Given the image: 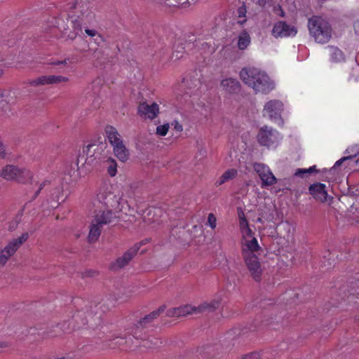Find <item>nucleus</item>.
Listing matches in <instances>:
<instances>
[{
	"label": "nucleus",
	"mask_w": 359,
	"mask_h": 359,
	"mask_svg": "<svg viewBox=\"0 0 359 359\" xmlns=\"http://www.w3.org/2000/svg\"><path fill=\"white\" fill-rule=\"evenodd\" d=\"M216 222L217 219L215 215L212 213H210L208 217V223L212 229L216 227Z\"/></svg>",
	"instance_id": "58836bf2"
},
{
	"label": "nucleus",
	"mask_w": 359,
	"mask_h": 359,
	"mask_svg": "<svg viewBox=\"0 0 359 359\" xmlns=\"http://www.w3.org/2000/svg\"><path fill=\"white\" fill-rule=\"evenodd\" d=\"M22 243V237L20 236L9 241L0 250V267H4L9 259L12 257Z\"/></svg>",
	"instance_id": "9d476101"
},
{
	"label": "nucleus",
	"mask_w": 359,
	"mask_h": 359,
	"mask_svg": "<svg viewBox=\"0 0 359 359\" xmlns=\"http://www.w3.org/2000/svg\"><path fill=\"white\" fill-rule=\"evenodd\" d=\"M330 50L332 60L339 62L344 60V54L341 50L336 47H330Z\"/></svg>",
	"instance_id": "2f4dec72"
},
{
	"label": "nucleus",
	"mask_w": 359,
	"mask_h": 359,
	"mask_svg": "<svg viewBox=\"0 0 359 359\" xmlns=\"http://www.w3.org/2000/svg\"><path fill=\"white\" fill-rule=\"evenodd\" d=\"M239 13V16H241V15H243V13L241 11H240Z\"/></svg>",
	"instance_id": "4d7b16f0"
},
{
	"label": "nucleus",
	"mask_w": 359,
	"mask_h": 359,
	"mask_svg": "<svg viewBox=\"0 0 359 359\" xmlns=\"http://www.w3.org/2000/svg\"><path fill=\"white\" fill-rule=\"evenodd\" d=\"M183 55L182 51L175 50L172 54V57H175L176 60L180 59Z\"/></svg>",
	"instance_id": "c03bdc74"
},
{
	"label": "nucleus",
	"mask_w": 359,
	"mask_h": 359,
	"mask_svg": "<svg viewBox=\"0 0 359 359\" xmlns=\"http://www.w3.org/2000/svg\"><path fill=\"white\" fill-rule=\"evenodd\" d=\"M310 36L318 43H327L332 35V29L330 22L318 15L309 18L307 23Z\"/></svg>",
	"instance_id": "f03ea898"
},
{
	"label": "nucleus",
	"mask_w": 359,
	"mask_h": 359,
	"mask_svg": "<svg viewBox=\"0 0 359 359\" xmlns=\"http://www.w3.org/2000/svg\"><path fill=\"white\" fill-rule=\"evenodd\" d=\"M159 112L158 105L156 103L149 104L146 102L142 103L138 107V114L145 118H154Z\"/></svg>",
	"instance_id": "aec40b11"
},
{
	"label": "nucleus",
	"mask_w": 359,
	"mask_h": 359,
	"mask_svg": "<svg viewBox=\"0 0 359 359\" xmlns=\"http://www.w3.org/2000/svg\"><path fill=\"white\" fill-rule=\"evenodd\" d=\"M257 138L261 145L270 147L278 142L279 134L276 130L268 126H264L259 130Z\"/></svg>",
	"instance_id": "1a4fd4ad"
},
{
	"label": "nucleus",
	"mask_w": 359,
	"mask_h": 359,
	"mask_svg": "<svg viewBox=\"0 0 359 359\" xmlns=\"http://www.w3.org/2000/svg\"><path fill=\"white\" fill-rule=\"evenodd\" d=\"M175 128L177 129L178 131L182 130V127L181 125H180L177 122L175 124Z\"/></svg>",
	"instance_id": "de8ad7c7"
},
{
	"label": "nucleus",
	"mask_w": 359,
	"mask_h": 359,
	"mask_svg": "<svg viewBox=\"0 0 359 359\" xmlns=\"http://www.w3.org/2000/svg\"><path fill=\"white\" fill-rule=\"evenodd\" d=\"M139 248L138 245H135L133 247L130 248L123 256L118 257L111 264V269L117 271L128 265L130 261L136 255Z\"/></svg>",
	"instance_id": "4468645a"
},
{
	"label": "nucleus",
	"mask_w": 359,
	"mask_h": 359,
	"mask_svg": "<svg viewBox=\"0 0 359 359\" xmlns=\"http://www.w3.org/2000/svg\"><path fill=\"white\" fill-rule=\"evenodd\" d=\"M3 97H4V93L2 90H0V101L2 100Z\"/></svg>",
	"instance_id": "603ef678"
},
{
	"label": "nucleus",
	"mask_w": 359,
	"mask_h": 359,
	"mask_svg": "<svg viewBox=\"0 0 359 359\" xmlns=\"http://www.w3.org/2000/svg\"><path fill=\"white\" fill-rule=\"evenodd\" d=\"M68 81L69 79L66 76L60 75H49L41 76L34 82L36 85H49L65 83L67 82Z\"/></svg>",
	"instance_id": "412c9836"
},
{
	"label": "nucleus",
	"mask_w": 359,
	"mask_h": 359,
	"mask_svg": "<svg viewBox=\"0 0 359 359\" xmlns=\"http://www.w3.org/2000/svg\"><path fill=\"white\" fill-rule=\"evenodd\" d=\"M165 310V306L159 307L157 310L154 311L149 314L145 316L143 318L140 320L133 327L130 328V333L135 337H138L137 331L142 329L150 324L154 319L157 318L159 315Z\"/></svg>",
	"instance_id": "f8f14e48"
},
{
	"label": "nucleus",
	"mask_w": 359,
	"mask_h": 359,
	"mask_svg": "<svg viewBox=\"0 0 359 359\" xmlns=\"http://www.w3.org/2000/svg\"><path fill=\"white\" fill-rule=\"evenodd\" d=\"M169 128V124L159 126L156 128V133L159 135L164 136L167 134Z\"/></svg>",
	"instance_id": "e433bc0d"
},
{
	"label": "nucleus",
	"mask_w": 359,
	"mask_h": 359,
	"mask_svg": "<svg viewBox=\"0 0 359 359\" xmlns=\"http://www.w3.org/2000/svg\"><path fill=\"white\" fill-rule=\"evenodd\" d=\"M3 74V71L0 69V76Z\"/></svg>",
	"instance_id": "6e6d98bb"
},
{
	"label": "nucleus",
	"mask_w": 359,
	"mask_h": 359,
	"mask_svg": "<svg viewBox=\"0 0 359 359\" xmlns=\"http://www.w3.org/2000/svg\"><path fill=\"white\" fill-rule=\"evenodd\" d=\"M8 344L6 342L0 341V347L5 348V347H8Z\"/></svg>",
	"instance_id": "8fccbe9b"
},
{
	"label": "nucleus",
	"mask_w": 359,
	"mask_h": 359,
	"mask_svg": "<svg viewBox=\"0 0 359 359\" xmlns=\"http://www.w3.org/2000/svg\"><path fill=\"white\" fill-rule=\"evenodd\" d=\"M90 3L86 0H77L75 6V15L74 19H76L80 23L83 25L90 23L95 18V14L91 10Z\"/></svg>",
	"instance_id": "6e6552de"
},
{
	"label": "nucleus",
	"mask_w": 359,
	"mask_h": 359,
	"mask_svg": "<svg viewBox=\"0 0 359 359\" xmlns=\"http://www.w3.org/2000/svg\"><path fill=\"white\" fill-rule=\"evenodd\" d=\"M105 166H106V168H107L108 174L111 177H114L116 175L117 164H116V161L114 159H113L111 158H109L105 161Z\"/></svg>",
	"instance_id": "7c9ffc66"
},
{
	"label": "nucleus",
	"mask_w": 359,
	"mask_h": 359,
	"mask_svg": "<svg viewBox=\"0 0 359 359\" xmlns=\"http://www.w3.org/2000/svg\"><path fill=\"white\" fill-rule=\"evenodd\" d=\"M123 144V140L119 142V143H118V144L116 146H115L114 148H113V151H114V148H118L119 147L122 146Z\"/></svg>",
	"instance_id": "3c124183"
},
{
	"label": "nucleus",
	"mask_w": 359,
	"mask_h": 359,
	"mask_svg": "<svg viewBox=\"0 0 359 359\" xmlns=\"http://www.w3.org/2000/svg\"><path fill=\"white\" fill-rule=\"evenodd\" d=\"M21 222V216L20 215H18L13 220H12L11 222V223L9 224V226H8V230L10 231H15L17 227H18V225Z\"/></svg>",
	"instance_id": "f704fd0d"
},
{
	"label": "nucleus",
	"mask_w": 359,
	"mask_h": 359,
	"mask_svg": "<svg viewBox=\"0 0 359 359\" xmlns=\"http://www.w3.org/2000/svg\"><path fill=\"white\" fill-rule=\"evenodd\" d=\"M283 109V103L276 100L267 102L264 106V115L269 116L271 118L276 119L280 117Z\"/></svg>",
	"instance_id": "a211bd4d"
},
{
	"label": "nucleus",
	"mask_w": 359,
	"mask_h": 359,
	"mask_svg": "<svg viewBox=\"0 0 359 359\" xmlns=\"http://www.w3.org/2000/svg\"><path fill=\"white\" fill-rule=\"evenodd\" d=\"M166 316L168 317H177V318H179L180 316H178L177 307V308H172V309H168L167 311Z\"/></svg>",
	"instance_id": "ea45409f"
},
{
	"label": "nucleus",
	"mask_w": 359,
	"mask_h": 359,
	"mask_svg": "<svg viewBox=\"0 0 359 359\" xmlns=\"http://www.w3.org/2000/svg\"><path fill=\"white\" fill-rule=\"evenodd\" d=\"M248 227H249V225H248V221L245 219V217L241 218V220H240L241 230H243V229L248 228Z\"/></svg>",
	"instance_id": "37998d69"
},
{
	"label": "nucleus",
	"mask_w": 359,
	"mask_h": 359,
	"mask_svg": "<svg viewBox=\"0 0 359 359\" xmlns=\"http://www.w3.org/2000/svg\"><path fill=\"white\" fill-rule=\"evenodd\" d=\"M116 217L115 213L112 210H107V212L105 211L95 210L94 218L90 225L89 242H95L101 233L102 226L111 223Z\"/></svg>",
	"instance_id": "7ed1b4c3"
},
{
	"label": "nucleus",
	"mask_w": 359,
	"mask_h": 359,
	"mask_svg": "<svg viewBox=\"0 0 359 359\" xmlns=\"http://www.w3.org/2000/svg\"><path fill=\"white\" fill-rule=\"evenodd\" d=\"M21 175V168L18 165L6 164L0 170V177L7 181H15Z\"/></svg>",
	"instance_id": "f3484780"
},
{
	"label": "nucleus",
	"mask_w": 359,
	"mask_h": 359,
	"mask_svg": "<svg viewBox=\"0 0 359 359\" xmlns=\"http://www.w3.org/2000/svg\"><path fill=\"white\" fill-rule=\"evenodd\" d=\"M7 153L6 151V147L0 140V160L6 158Z\"/></svg>",
	"instance_id": "a19ab883"
},
{
	"label": "nucleus",
	"mask_w": 359,
	"mask_h": 359,
	"mask_svg": "<svg viewBox=\"0 0 359 359\" xmlns=\"http://www.w3.org/2000/svg\"><path fill=\"white\" fill-rule=\"evenodd\" d=\"M250 43V35L245 32H242L238 40V47L240 50L245 49Z\"/></svg>",
	"instance_id": "c85d7f7f"
},
{
	"label": "nucleus",
	"mask_w": 359,
	"mask_h": 359,
	"mask_svg": "<svg viewBox=\"0 0 359 359\" xmlns=\"http://www.w3.org/2000/svg\"><path fill=\"white\" fill-rule=\"evenodd\" d=\"M105 148V144L102 143L88 144L83 149V154L79 157L77 165L79 163L89 165L95 164L102 156Z\"/></svg>",
	"instance_id": "423d86ee"
},
{
	"label": "nucleus",
	"mask_w": 359,
	"mask_h": 359,
	"mask_svg": "<svg viewBox=\"0 0 359 359\" xmlns=\"http://www.w3.org/2000/svg\"><path fill=\"white\" fill-rule=\"evenodd\" d=\"M243 235L242 250H261L257 240L253 236V233L250 227L241 230Z\"/></svg>",
	"instance_id": "6ab92c4d"
},
{
	"label": "nucleus",
	"mask_w": 359,
	"mask_h": 359,
	"mask_svg": "<svg viewBox=\"0 0 359 359\" xmlns=\"http://www.w3.org/2000/svg\"><path fill=\"white\" fill-rule=\"evenodd\" d=\"M261 250H243L242 255L245 266L252 278L257 281L260 280L263 273V267L259 261L257 255Z\"/></svg>",
	"instance_id": "20e7f679"
},
{
	"label": "nucleus",
	"mask_w": 359,
	"mask_h": 359,
	"mask_svg": "<svg viewBox=\"0 0 359 359\" xmlns=\"http://www.w3.org/2000/svg\"><path fill=\"white\" fill-rule=\"evenodd\" d=\"M346 154L348 156H344V157L340 158L339 160H338L335 163L334 165L333 166V168L340 166L343 162L350 160L352 158L356 156L359 154V146L355 145V146H353L351 147L348 148L346 150Z\"/></svg>",
	"instance_id": "393cba45"
},
{
	"label": "nucleus",
	"mask_w": 359,
	"mask_h": 359,
	"mask_svg": "<svg viewBox=\"0 0 359 359\" xmlns=\"http://www.w3.org/2000/svg\"><path fill=\"white\" fill-rule=\"evenodd\" d=\"M309 192L313 197L321 202L330 203L332 197L329 196L327 194V189L325 184L322 183H315L309 187Z\"/></svg>",
	"instance_id": "ddd939ff"
},
{
	"label": "nucleus",
	"mask_w": 359,
	"mask_h": 359,
	"mask_svg": "<svg viewBox=\"0 0 359 359\" xmlns=\"http://www.w3.org/2000/svg\"><path fill=\"white\" fill-rule=\"evenodd\" d=\"M81 25H82V29H84V32H86V34L88 36H89L90 37L97 36L100 41H103L102 37L101 36V35H100L98 34L97 30H95L94 29H90L87 25L88 24L83 25V23H81Z\"/></svg>",
	"instance_id": "473e14b6"
},
{
	"label": "nucleus",
	"mask_w": 359,
	"mask_h": 359,
	"mask_svg": "<svg viewBox=\"0 0 359 359\" xmlns=\"http://www.w3.org/2000/svg\"><path fill=\"white\" fill-rule=\"evenodd\" d=\"M67 60H68V59H65V60H61V61L53 62L51 64L54 65H66L67 63Z\"/></svg>",
	"instance_id": "a18cd8bd"
},
{
	"label": "nucleus",
	"mask_w": 359,
	"mask_h": 359,
	"mask_svg": "<svg viewBox=\"0 0 359 359\" xmlns=\"http://www.w3.org/2000/svg\"><path fill=\"white\" fill-rule=\"evenodd\" d=\"M264 217V215L262 214L260 217H259L257 219V222H259V223H261L262 224L263 223V218Z\"/></svg>",
	"instance_id": "09e8293b"
},
{
	"label": "nucleus",
	"mask_w": 359,
	"mask_h": 359,
	"mask_svg": "<svg viewBox=\"0 0 359 359\" xmlns=\"http://www.w3.org/2000/svg\"><path fill=\"white\" fill-rule=\"evenodd\" d=\"M178 310V316L183 317L187 315L196 314V306H192L191 305H184L180 307H177Z\"/></svg>",
	"instance_id": "c756f323"
},
{
	"label": "nucleus",
	"mask_w": 359,
	"mask_h": 359,
	"mask_svg": "<svg viewBox=\"0 0 359 359\" xmlns=\"http://www.w3.org/2000/svg\"><path fill=\"white\" fill-rule=\"evenodd\" d=\"M240 77L256 93L266 94L274 88V83L267 74L257 68L243 69Z\"/></svg>",
	"instance_id": "f257e3e1"
},
{
	"label": "nucleus",
	"mask_w": 359,
	"mask_h": 359,
	"mask_svg": "<svg viewBox=\"0 0 359 359\" xmlns=\"http://www.w3.org/2000/svg\"><path fill=\"white\" fill-rule=\"evenodd\" d=\"M65 196L63 194V189L62 187H56L53 193L51 194V199L53 202H55V206H57L60 202H63L65 200Z\"/></svg>",
	"instance_id": "cd10ccee"
},
{
	"label": "nucleus",
	"mask_w": 359,
	"mask_h": 359,
	"mask_svg": "<svg viewBox=\"0 0 359 359\" xmlns=\"http://www.w3.org/2000/svg\"><path fill=\"white\" fill-rule=\"evenodd\" d=\"M219 304L220 302L218 299H214L209 302H203L198 306H196V314L205 312H212L219 307Z\"/></svg>",
	"instance_id": "5701e85b"
},
{
	"label": "nucleus",
	"mask_w": 359,
	"mask_h": 359,
	"mask_svg": "<svg viewBox=\"0 0 359 359\" xmlns=\"http://www.w3.org/2000/svg\"><path fill=\"white\" fill-rule=\"evenodd\" d=\"M93 311H91L90 313H88V317L89 318L88 320H86L87 324H90V325L93 327L95 325H96L97 323L100 321V316H93Z\"/></svg>",
	"instance_id": "c9c22d12"
},
{
	"label": "nucleus",
	"mask_w": 359,
	"mask_h": 359,
	"mask_svg": "<svg viewBox=\"0 0 359 359\" xmlns=\"http://www.w3.org/2000/svg\"><path fill=\"white\" fill-rule=\"evenodd\" d=\"M355 164L356 165H359V158L357 159L355 161Z\"/></svg>",
	"instance_id": "5fc2aeb1"
},
{
	"label": "nucleus",
	"mask_w": 359,
	"mask_h": 359,
	"mask_svg": "<svg viewBox=\"0 0 359 359\" xmlns=\"http://www.w3.org/2000/svg\"><path fill=\"white\" fill-rule=\"evenodd\" d=\"M297 32V30L294 26L287 25L283 21L276 23L272 30V34L275 37L294 36Z\"/></svg>",
	"instance_id": "dca6fc26"
},
{
	"label": "nucleus",
	"mask_w": 359,
	"mask_h": 359,
	"mask_svg": "<svg viewBox=\"0 0 359 359\" xmlns=\"http://www.w3.org/2000/svg\"><path fill=\"white\" fill-rule=\"evenodd\" d=\"M238 172L236 169L231 168L225 171L222 176L215 182L217 186H220L226 182L234 179L237 176Z\"/></svg>",
	"instance_id": "a878e982"
},
{
	"label": "nucleus",
	"mask_w": 359,
	"mask_h": 359,
	"mask_svg": "<svg viewBox=\"0 0 359 359\" xmlns=\"http://www.w3.org/2000/svg\"><path fill=\"white\" fill-rule=\"evenodd\" d=\"M316 170V166H312L308 169H298L294 173L295 176L304 177L306 174H311Z\"/></svg>",
	"instance_id": "72a5a7b5"
},
{
	"label": "nucleus",
	"mask_w": 359,
	"mask_h": 359,
	"mask_svg": "<svg viewBox=\"0 0 359 359\" xmlns=\"http://www.w3.org/2000/svg\"><path fill=\"white\" fill-rule=\"evenodd\" d=\"M44 185L45 182L38 186V182L30 170L24 172V192L27 202L34 200Z\"/></svg>",
	"instance_id": "0eeeda50"
},
{
	"label": "nucleus",
	"mask_w": 359,
	"mask_h": 359,
	"mask_svg": "<svg viewBox=\"0 0 359 359\" xmlns=\"http://www.w3.org/2000/svg\"><path fill=\"white\" fill-rule=\"evenodd\" d=\"M114 154L122 162H126L130 156L129 151L127 149L125 144H123L118 148H114Z\"/></svg>",
	"instance_id": "bb28decb"
},
{
	"label": "nucleus",
	"mask_w": 359,
	"mask_h": 359,
	"mask_svg": "<svg viewBox=\"0 0 359 359\" xmlns=\"http://www.w3.org/2000/svg\"><path fill=\"white\" fill-rule=\"evenodd\" d=\"M105 133L109 142L113 148L116 146L120 141L122 140L121 136L118 133L116 129L111 126H107L105 128Z\"/></svg>",
	"instance_id": "b1692460"
},
{
	"label": "nucleus",
	"mask_w": 359,
	"mask_h": 359,
	"mask_svg": "<svg viewBox=\"0 0 359 359\" xmlns=\"http://www.w3.org/2000/svg\"><path fill=\"white\" fill-rule=\"evenodd\" d=\"M254 169L262 180V187L271 186L276 183V177L267 165L256 163L254 164Z\"/></svg>",
	"instance_id": "9b49d317"
},
{
	"label": "nucleus",
	"mask_w": 359,
	"mask_h": 359,
	"mask_svg": "<svg viewBox=\"0 0 359 359\" xmlns=\"http://www.w3.org/2000/svg\"><path fill=\"white\" fill-rule=\"evenodd\" d=\"M82 31V25L73 16L67 19V27L62 31V36L70 40H74Z\"/></svg>",
	"instance_id": "2eb2a0df"
},
{
	"label": "nucleus",
	"mask_w": 359,
	"mask_h": 359,
	"mask_svg": "<svg viewBox=\"0 0 359 359\" xmlns=\"http://www.w3.org/2000/svg\"><path fill=\"white\" fill-rule=\"evenodd\" d=\"M189 81H191V79L187 77L183 80V83L185 86H189V88L197 87L200 83L199 79H196L191 84H189Z\"/></svg>",
	"instance_id": "4c0bfd02"
},
{
	"label": "nucleus",
	"mask_w": 359,
	"mask_h": 359,
	"mask_svg": "<svg viewBox=\"0 0 359 359\" xmlns=\"http://www.w3.org/2000/svg\"><path fill=\"white\" fill-rule=\"evenodd\" d=\"M120 198L113 191V188L109 184H106L99 189L97 194L96 201L101 204L98 210H111L118 203Z\"/></svg>",
	"instance_id": "39448f33"
},
{
	"label": "nucleus",
	"mask_w": 359,
	"mask_h": 359,
	"mask_svg": "<svg viewBox=\"0 0 359 359\" xmlns=\"http://www.w3.org/2000/svg\"><path fill=\"white\" fill-rule=\"evenodd\" d=\"M243 217H245V216H244L243 212H241V213L239 214V218L241 219V218H243Z\"/></svg>",
	"instance_id": "864d4df0"
},
{
	"label": "nucleus",
	"mask_w": 359,
	"mask_h": 359,
	"mask_svg": "<svg viewBox=\"0 0 359 359\" xmlns=\"http://www.w3.org/2000/svg\"><path fill=\"white\" fill-rule=\"evenodd\" d=\"M241 359H259V355L257 353H252L245 355Z\"/></svg>",
	"instance_id": "79ce46f5"
},
{
	"label": "nucleus",
	"mask_w": 359,
	"mask_h": 359,
	"mask_svg": "<svg viewBox=\"0 0 359 359\" xmlns=\"http://www.w3.org/2000/svg\"><path fill=\"white\" fill-rule=\"evenodd\" d=\"M159 343H160V342H159L157 339H154V341H153L152 340H151V346H150V345H149V346H148V347L156 346H158V344Z\"/></svg>",
	"instance_id": "49530a36"
},
{
	"label": "nucleus",
	"mask_w": 359,
	"mask_h": 359,
	"mask_svg": "<svg viewBox=\"0 0 359 359\" xmlns=\"http://www.w3.org/2000/svg\"><path fill=\"white\" fill-rule=\"evenodd\" d=\"M220 86L222 90L229 94H235L240 91V83L233 78H226L222 80Z\"/></svg>",
	"instance_id": "4be33fe9"
}]
</instances>
